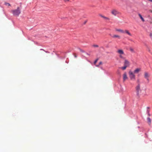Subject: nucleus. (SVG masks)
<instances>
[{"mask_svg": "<svg viewBox=\"0 0 152 152\" xmlns=\"http://www.w3.org/2000/svg\"><path fill=\"white\" fill-rule=\"evenodd\" d=\"M115 31H116L118 32L122 33H124V31L121 29L115 28Z\"/></svg>", "mask_w": 152, "mask_h": 152, "instance_id": "nucleus-8", "label": "nucleus"}, {"mask_svg": "<svg viewBox=\"0 0 152 152\" xmlns=\"http://www.w3.org/2000/svg\"><path fill=\"white\" fill-rule=\"evenodd\" d=\"M138 15L140 18V19H141V20H142V21L144 22L145 21V20L143 18L141 15L140 14H139Z\"/></svg>", "mask_w": 152, "mask_h": 152, "instance_id": "nucleus-15", "label": "nucleus"}, {"mask_svg": "<svg viewBox=\"0 0 152 152\" xmlns=\"http://www.w3.org/2000/svg\"><path fill=\"white\" fill-rule=\"evenodd\" d=\"M150 36L151 37L152 36V34L151 33L150 34Z\"/></svg>", "mask_w": 152, "mask_h": 152, "instance_id": "nucleus-26", "label": "nucleus"}, {"mask_svg": "<svg viewBox=\"0 0 152 152\" xmlns=\"http://www.w3.org/2000/svg\"><path fill=\"white\" fill-rule=\"evenodd\" d=\"M64 2H66L69 1V0H64Z\"/></svg>", "mask_w": 152, "mask_h": 152, "instance_id": "nucleus-21", "label": "nucleus"}, {"mask_svg": "<svg viewBox=\"0 0 152 152\" xmlns=\"http://www.w3.org/2000/svg\"><path fill=\"white\" fill-rule=\"evenodd\" d=\"M140 68H137L134 71L133 73H138L140 71Z\"/></svg>", "mask_w": 152, "mask_h": 152, "instance_id": "nucleus-10", "label": "nucleus"}, {"mask_svg": "<svg viewBox=\"0 0 152 152\" xmlns=\"http://www.w3.org/2000/svg\"><path fill=\"white\" fill-rule=\"evenodd\" d=\"M112 37L113 38H117L119 39H121V37L120 36L116 34L113 35L112 36Z\"/></svg>", "mask_w": 152, "mask_h": 152, "instance_id": "nucleus-9", "label": "nucleus"}, {"mask_svg": "<svg viewBox=\"0 0 152 152\" xmlns=\"http://www.w3.org/2000/svg\"><path fill=\"white\" fill-rule=\"evenodd\" d=\"M73 55L74 56V57H75V58H76L77 57V56L75 54H73Z\"/></svg>", "mask_w": 152, "mask_h": 152, "instance_id": "nucleus-23", "label": "nucleus"}, {"mask_svg": "<svg viewBox=\"0 0 152 152\" xmlns=\"http://www.w3.org/2000/svg\"><path fill=\"white\" fill-rule=\"evenodd\" d=\"M99 66V65H98V66H97H97Z\"/></svg>", "mask_w": 152, "mask_h": 152, "instance_id": "nucleus-29", "label": "nucleus"}, {"mask_svg": "<svg viewBox=\"0 0 152 152\" xmlns=\"http://www.w3.org/2000/svg\"><path fill=\"white\" fill-rule=\"evenodd\" d=\"M119 12L115 10H113L111 11V13L114 16H116L119 14Z\"/></svg>", "mask_w": 152, "mask_h": 152, "instance_id": "nucleus-5", "label": "nucleus"}, {"mask_svg": "<svg viewBox=\"0 0 152 152\" xmlns=\"http://www.w3.org/2000/svg\"><path fill=\"white\" fill-rule=\"evenodd\" d=\"M147 113H148V115L149 116H150V115L149 113V111H147Z\"/></svg>", "mask_w": 152, "mask_h": 152, "instance_id": "nucleus-22", "label": "nucleus"}, {"mask_svg": "<svg viewBox=\"0 0 152 152\" xmlns=\"http://www.w3.org/2000/svg\"><path fill=\"white\" fill-rule=\"evenodd\" d=\"M129 74L130 79L132 81H134L135 80V75L134 73L131 71H129Z\"/></svg>", "mask_w": 152, "mask_h": 152, "instance_id": "nucleus-2", "label": "nucleus"}, {"mask_svg": "<svg viewBox=\"0 0 152 152\" xmlns=\"http://www.w3.org/2000/svg\"><path fill=\"white\" fill-rule=\"evenodd\" d=\"M124 65L127 67L129 66L130 65L129 61L126 59L125 60Z\"/></svg>", "mask_w": 152, "mask_h": 152, "instance_id": "nucleus-6", "label": "nucleus"}, {"mask_svg": "<svg viewBox=\"0 0 152 152\" xmlns=\"http://www.w3.org/2000/svg\"><path fill=\"white\" fill-rule=\"evenodd\" d=\"M137 83H139L140 82V80L139 79H138L137 80Z\"/></svg>", "mask_w": 152, "mask_h": 152, "instance_id": "nucleus-24", "label": "nucleus"}, {"mask_svg": "<svg viewBox=\"0 0 152 152\" xmlns=\"http://www.w3.org/2000/svg\"><path fill=\"white\" fill-rule=\"evenodd\" d=\"M5 4L6 5H8V6H10V4L9 3H5Z\"/></svg>", "mask_w": 152, "mask_h": 152, "instance_id": "nucleus-18", "label": "nucleus"}, {"mask_svg": "<svg viewBox=\"0 0 152 152\" xmlns=\"http://www.w3.org/2000/svg\"><path fill=\"white\" fill-rule=\"evenodd\" d=\"M102 62H100L99 63V65H100V64H102Z\"/></svg>", "mask_w": 152, "mask_h": 152, "instance_id": "nucleus-27", "label": "nucleus"}, {"mask_svg": "<svg viewBox=\"0 0 152 152\" xmlns=\"http://www.w3.org/2000/svg\"><path fill=\"white\" fill-rule=\"evenodd\" d=\"M150 75L147 72H145L144 73V77L147 79V81L148 82L149 81V77Z\"/></svg>", "mask_w": 152, "mask_h": 152, "instance_id": "nucleus-4", "label": "nucleus"}, {"mask_svg": "<svg viewBox=\"0 0 152 152\" xmlns=\"http://www.w3.org/2000/svg\"><path fill=\"white\" fill-rule=\"evenodd\" d=\"M11 12L14 15L18 16L21 13V9L18 7L16 9L12 10Z\"/></svg>", "mask_w": 152, "mask_h": 152, "instance_id": "nucleus-1", "label": "nucleus"}, {"mask_svg": "<svg viewBox=\"0 0 152 152\" xmlns=\"http://www.w3.org/2000/svg\"><path fill=\"white\" fill-rule=\"evenodd\" d=\"M99 15L102 18H104V19L105 20H110V19L107 18V17H106L104 16L103 15Z\"/></svg>", "mask_w": 152, "mask_h": 152, "instance_id": "nucleus-12", "label": "nucleus"}, {"mask_svg": "<svg viewBox=\"0 0 152 152\" xmlns=\"http://www.w3.org/2000/svg\"><path fill=\"white\" fill-rule=\"evenodd\" d=\"M93 46L95 47H98L99 46L97 45H93Z\"/></svg>", "mask_w": 152, "mask_h": 152, "instance_id": "nucleus-19", "label": "nucleus"}, {"mask_svg": "<svg viewBox=\"0 0 152 152\" xmlns=\"http://www.w3.org/2000/svg\"><path fill=\"white\" fill-rule=\"evenodd\" d=\"M148 122L149 125H150L151 123V120L150 118L148 117L147 118Z\"/></svg>", "mask_w": 152, "mask_h": 152, "instance_id": "nucleus-13", "label": "nucleus"}, {"mask_svg": "<svg viewBox=\"0 0 152 152\" xmlns=\"http://www.w3.org/2000/svg\"><path fill=\"white\" fill-rule=\"evenodd\" d=\"M117 52L119 54H120L119 57L121 58H123L124 57L122 56V55H123L124 54V53L123 50L121 49L118 50L117 51Z\"/></svg>", "mask_w": 152, "mask_h": 152, "instance_id": "nucleus-3", "label": "nucleus"}, {"mask_svg": "<svg viewBox=\"0 0 152 152\" xmlns=\"http://www.w3.org/2000/svg\"><path fill=\"white\" fill-rule=\"evenodd\" d=\"M124 33H126L127 34H128L129 35V36H132L131 34L129 32V31L128 30H125L124 31Z\"/></svg>", "mask_w": 152, "mask_h": 152, "instance_id": "nucleus-14", "label": "nucleus"}, {"mask_svg": "<svg viewBox=\"0 0 152 152\" xmlns=\"http://www.w3.org/2000/svg\"><path fill=\"white\" fill-rule=\"evenodd\" d=\"M98 60V59H96V60L94 61V64H95L97 62V61Z\"/></svg>", "mask_w": 152, "mask_h": 152, "instance_id": "nucleus-20", "label": "nucleus"}, {"mask_svg": "<svg viewBox=\"0 0 152 152\" xmlns=\"http://www.w3.org/2000/svg\"><path fill=\"white\" fill-rule=\"evenodd\" d=\"M126 74V73H124L123 75V80L124 81H125L127 79Z\"/></svg>", "mask_w": 152, "mask_h": 152, "instance_id": "nucleus-11", "label": "nucleus"}, {"mask_svg": "<svg viewBox=\"0 0 152 152\" xmlns=\"http://www.w3.org/2000/svg\"><path fill=\"white\" fill-rule=\"evenodd\" d=\"M149 11L150 12H152V11L151 10H149Z\"/></svg>", "mask_w": 152, "mask_h": 152, "instance_id": "nucleus-28", "label": "nucleus"}, {"mask_svg": "<svg viewBox=\"0 0 152 152\" xmlns=\"http://www.w3.org/2000/svg\"><path fill=\"white\" fill-rule=\"evenodd\" d=\"M80 51H81V52H84V51H83V50H81V49H80Z\"/></svg>", "mask_w": 152, "mask_h": 152, "instance_id": "nucleus-25", "label": "nucleus"}, {"mask_svg": "<svg viewBox=\"0 0 152 152\" xmlns=\"http://www.w3.org/2000/svg\"><path fill=\"white\" fill-rule=\"evenodd\" d=\"M130 51L132 53H134L135 52L134 49L132 47L129 48Z\"/></svg>", "mask_w": 152, "mask_h": 152, "instance_id": "nucleus-16", "label": "nucleus"}, {"mask_svg": "<svg viewBox=\"0 0 152 152\" xmlns=\"http://www.w3.org/2000/svg\"><path fill=\"white\" fill-rule=\"evenodd\" d=\"M126 67H127V66H123L121 68L123 70H125L126 68Z\"/></svg>", "mask_w": 152, "mask_h": 152, "instance_id": "nucleus-17", "label": "nucleus"}, {"mask_svg": "<svg viewBox=\"0 0 152 152\" xmlns=\"http://www.w3.org/2000/svg\"><path fill=\"white\" fill-rule=\"evenodd\" d=\"M136 90L137 91V94L138 95H139V92L140 91V84H138V85L136 87Z\"/></svg>", "mask_w": 152, "mask_h": 152, "instance_id": "nucleus-7", "label": "nucleus"}]
</instances>
